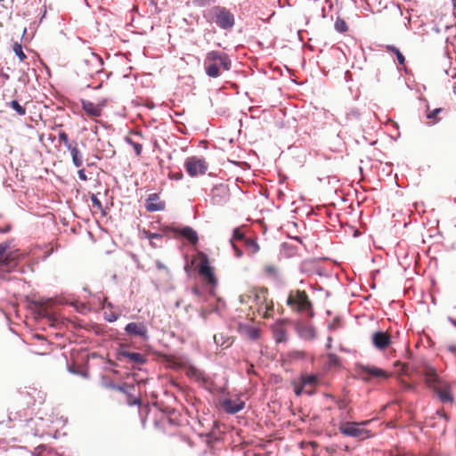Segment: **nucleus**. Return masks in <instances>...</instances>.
Here are the masks:
<instances>
[{"mask_svg": "<svg viewBox=\"0 0 456 456\" xmlns=\"http://www.w3.org/2000/svg\"><path fill=\"white\" fill-rule=\"evenodd\" d=\"M12 50L14 53L19 57L20 61H24L26 60L27 56L22 50L21 44L15 42L12 45Z\"/></svg>", "mask_w": 456, "mask_h": 456, "instance_id": "obj_33", "label": "nucleus"}, {"mask_svg": "<svg viewBox=\"0 0 456 456\" xmlns=\"http://www.w3.org/2000/svg\"><path fill=\"white\" fill-rule=\"evenodd\" d=\"M448 349L451 352H456V346H455L450 345V346H448Z\"/></svg>", "mask_w": 456, "mask_h": 456, "instance_id": "obj_52", "label": "nucleus"}, {"mask_svg": "<svg viewBox=\"0 0 456 456\" xmlns=\"http://www.w3.org/2000/svg\"><path fill=\"white\" fill-rule=\"evenodd\" d=\"M127 403L131 406L133 405H140L141 400L139 398H134V399H127Z\"/></svg>", "mask_w": 456, "mask_h": 456, "instance_id": "obj_47", "label": "nucleus"}, {"mask_svg": "<svg viewBox=\"0 0 456 456\" xmlns=\"http://www.w3.org/2000/svg\"><path fill=\"white\" fill-rule=\"evenodd\" d=\"M19 116H24L26 114V108L20 104L16 100H12L7 103Z\"/></svg>", "mask_w": 456, "mask_h": 456, "instance_id": "obj_29", "label": "nucleus"}, {"mask_svg": "<svg viewBox=\"0 0 456 456\" xmlns=\"http://www.w3.org/2000/svg\"><path fill=\"white\" fill-rule=\"evenodd\" d=\"M254 305L250 308H256V312L264 318H269L273 312V302L268 297V289L265 287L250 289Z\"/></svg>", "mask_w": 456, "mask_h": 456, "instance_id": "obj_6", "label": "nucleus"}, {"mask_svg": "<svg viewBox=\"0 0 456 456\" xmlns=\"http://www.w3.org/2000/svg\"><path fill=\"white\" fill-rule=\"evenodd\" d=\"M10 245L7 242L0 243V266H6L10 260V255L6 254Z\"/></svg>", "mask_w": 456, "mask_h": 456, "instance_id": "obj_25", "label": "nucleus"}, {"mask_svg": "<svg viewBox=\"0 0 456 456\" xmlns=\"http://www.w3.org/2000/svg\"><path fill=\"white\" fill-rule=\"evenodd\" d=\"M167 367L171 369H183V370H195L191 362L182 356H170L167 359Z\"/></svg>", "mask_w": 456, "mask_h": 456, "instance_id": "obj_17", "label": "nucleus"}, {"mask_svg": "<svg viewBox=\"0 0 456 456\" xmlns=\"http://www.w3.org/2000/svg\"><path fill=\"white\" fill-rule=\"evenodd\" d=\"M164 232H171L174 234V237L176 238L177 236L181 235L183 238H185L192 245H195L198 243L199 237L196 232L191 227L185 226L182 229L171 227V226H166L163 228Z\"/></svg>", "mask_w": 456, "mask_h": 456, "instance_id": "obj_10", "label": "nucleus"}, {"mask_svg": "<svg viewBox=\"0 0 456 456\" xmlns=\"http://www.w3.org/2000/svg\"><path fill=\"white\" fill-rule=\"evenodd\" d=\"M125 330L128 335L140 337L143 340H148V329L142 322H130L125 327Z\"/></svg>", "mask_w": 456, "mask_h": 456, "instance_id": "obj_13", "label": "nucleus"}, {"mask_svg": "<svg viewBox=\"0 0 456 456\" xmlns=\"http://www.w3.org/2000/svg\"><path fill=\"white\" fill-rule=\"evenodd\" d=\"M334 26L336 30L339 33H345L348 30L346 22L341 18L336 20Z\"/></svg>", "mask_w": 456, "mask_h": 456, "instance_id": "obj_35", "label": "nucleus"}, {"mask_svg": "<svg viewBox=\"0 0 456 456\" xmlns=\"http://www.w3.org/2000/svg\"><path fill=\"white\" fill-rule=\"evenodd\" d=\"M91 201H92L93 208L102 211L103 208H102V202L100 201V200L97 198V196L95 194H92Z\"/></svg>", "mask_w": 456, "mask_h": 456, "instance_id": "obj_37", "label": "nucleus"}, {"mask_svg": "<svg viewBox=\"0 0 456 456\" xmlns=\"http://www.w3.org/2000/svg\"><path fill=\"white\" fill-rule=\"evenodd\" d=\"M325 365L328 369H338L343 367L339 357L333 354H329L326 356Z\"/></svg>", "mask_w": 456, "mask_h": 456, "instance_id": "obj_23", "label": "nucleus"}, {"mask_svg": "<svg viewBox=\"0 0 456 456\" xmlns=\"http://www.w3.org/2000/svg\"><path fill=\"white\" fill-rule=\"evenodd\" d=\"M45 400V396L44 395H39V399H38V403H42Z\"/></svg>", "mask_w": 456, "mask_h": 456, "instance_id": "obj_56", "label": "nucleus"}, {"mask_svg": "<svg viewBox=\"0 0 456 456\" xmlns=\"http://www.w3.org/2000/svg\"><path fill=\"white\" fill-rule=\"evenodd\" d=\"M228 195V189L226 186L220 184L216 185L212 190V200L215 203H220L221 200H217V197L221 196H227Z\"/></svg>", "mask_w": 456, "mask_h": 456, "instance_id": "obj_26", "label": "nucleus"}, {"mask_svg": "<svg viewBox=\"0 0 456 456\" xmlns=\"http://www.w3.org/2000/svg\"><path fill=\"white\" fill-rule=\"evenodd\" d=\"M203 17L209 23H216L220 28L230 29L234 26L233 14L225 7L215 5L203 12Z\"/></svg>", "mask_w": 456, "mask_h": 456, "instance_id": "obj_4", "label": "nucleus"}, {"mask_svg": "<svg viewBox=\"0 0 456 456\" xmlns=\"http://www.w3.org/2000/svg\"><path fill=\"white\" fill-rule=\"evenodd\" d=\"M184 167L190 176L195 177L205 175L208 166L204 159L192 156L186 159Z\"/></svg>", "mask_w": 456, "mask_h": 456, "instance_id": "obj_8", "label": "nucleus"}, {"mask_svg": "<svg viewBox=\"0 0 456 456\" xmlns=\"http://www.w3.org/2000/svg\"><path fill=\"white\" fill-rule=\"evenodd\" d=\"M220 405L225 412L234 414L244 408L245 403L240 399H224L220 402Z\"/></svg>", "mask_w": 456, "mask_h": 456, "instance_id": "obj_15", "label": "nucleus"}, {"mask_svg": "<svg viewBox=\"0 0 456 456\" xmlns=\"http://www.w3.org/2000/svg\"><path fill=\"white\" fill-rule=\"evenodd\" d=\"M386 49L387 52L395 54L398 64L404 66L405 65V57L402 53V52L395 46L387 45H386Z\"/></svg>", "mask_w": 456, "mask_h": 456, "instance_id": "obj_28", "label": "nucleus"}, {"mask_svg": "<svg viewBox=\"0 0 456 456\" xmlns=\"http://www.w3.org/2000/svg\"><path fill=\"white\" fill-rule=\"evenodd\" d=\"M162 424L165 426L166 424L175 425V423L170 417H165L162 419Z\"/></svg>", "mask_w": 456, "mask_h": 456, "instance_id": "obj_51", "label": "nucleus"}, {"mask_svg": "<svg viewBox=\"0 0 456 456\" xmlns=\"http://www.w3.org/2000/svg\"><path fill=\"white\" fill-rule=\"evenodd\" d=\"M320 377L313 372H300L290 380V386L297 396L302 395H313L321 384Z\"/></svg>", "mask_w": 456, "mask_h": 456, "instance_id": "obj_2", "label": "nucleus"}, {"mask_svg": "<svg viewBox=\"0 0 456 456\" xmlns=\"http://www.w3.org/2000/svg\"><path fill=\"white\" fill-rule=\"evenodd\" d=\"M214 340L216 345H221L225 347H229L232 344V341L230 339V338H227L226 339H224V337L223 334H216L214 336Z\"/></svg>", "mask_w": 456, "mask_h": 456, "instance_id": "obj_31", "label": "nucleus"}, {"mask_svg": "<svg viewBox=\"0 0 456 456\" xmlns=\"http://www.w3.org/2000/svg\"><path fill=\"white\" fill-rule=\"evenodd\" d=\"M231 68L232 61L227 53L212 50L206 54L204 69L209 77L216 78L220 77L224 71L230 70Z\"/></svg>", "mask_w": 456, "mask_h": 456, "instance_id": "obj_1", "label": "nucleus"}, {"mask_svg": "<svg viewBox=\"0 0 456 456\" xmlns=\"http://www.w3.org/2000/svg\"><path fill=\"white\" fill-rule=\"evenodd\" d=\"M390 377V372H356L354 376V379H358L366 383H379L383 379Z\"/></svg>", "mask_w": 456, "mask_h": 456, "instance_id": "obj_14", "label": "nucleus"}, {"mask_svg": "<svg viewBox=\"0 0 456 456\" xmlns=\"http://www.w3.org/2000/svg\"><path fill=\"white\" fill-rule=\"evenodd\" d=\"M120 355L126 358L129 362L144 363L146 362L145 356L140 353L121 351Z\"/></svg>", "mask_w": 456, "mask_h": 456, "instance_id": "obj_21", "label": "nucleus"}, {"mask_svg": "<svg viewBox=\"0 0 456 456\" xmlns=\"http://www.w3.org/2000/svg\"><path fill=\"white\" fill-rule=\"evenodd\" d=\"M245 236L244 234L238 229L236 228L234 231H233V236H232V239L231 240H244L245 241Z\"/></svg>", "mask_w": 456, "mask_h": 456, "instance_id": "obj_40", "label": "nucleus"}, {"mask_svg": "<svg viewBox=\"0 0 456 456\" xmlns=\"http://www.w3.org/2000/svg\"><path fill=\"white\" fill-rule=\"evenodd\" d=\"M249 337L252 339H257L259 338V331L256 329H251L249 330Z\"/></svg>", "mask_w": 456, "mask_h": 456, "instance_id": "obj_45", "label": "nucleus"}, {"mask_svg": "<svg viewBox=\"0 0 456 456\" xmlns=\"http://www.w3.org/2000/svg\"><path fill=\"white\" fill-rule=\"evenodd\" d=\"M201 255V260L199 265V273L203 279L207 281V283L215 285L216 283V279L215 277L213 268L209 265L208 258L206 255Z\"/></svg>", "mask_w": 456, "mask_h": 456, "instance_id": "obj_11", "label": "nucleus"}, {"mask_svg": "<svg viewBox=\"0 0 456 456\" xmlns=\"http://www.w3.org/2000/svg\"><path fill=\"white\" fill-rule=\"evenodd\" d=\"M81 105L83 110L88 117L94 118L102 116L103 107L102 104H96L90 101L82 100Z\"/></svg>", "mask_w": 456, "mask_h": 456, "instance_id": "obj_18", "label": "nucleus"}, {"mask_svg": "<svg viewBox=\"0 0 456 456\" xmlns=\"http://www.w3.org/2000/svg\"><path fill=\"white\" fill-rule=\"evenodd\" d=\"M36 306L38 309V314L43 316H47L51 322L54 321L55 319L51 315L48 314L46 312V305L44 302L38 301L35 303Z\"/></svg>", "mask_w": 456, "mask_h": 456, "instance_id": "obj_34", "label": "nucleus"}, {"mask_svg": "<svg viewBox=\"0 0 456 456\" xmlns=\"http://www.w3.org/2000/svg\"><path fill=\"white\" fill-rule=\"evenodd\" d=\"M192 292H193L195 295H199V294H200L199 289H198L197 287L192 288Z\"/></svg>", "mask_w": 456, "mask_h": 456, "instance_id": "obj_55", "label": "nucleus"}, {"mask_svg": "<svg viewBox=\"0 0 456 456\" xmlns=\"http://www.w3.org/2000/svg\"><path fill=\"white\" fill-rule=\"evenodd\" d=\"M263 274L274 281L281 282L282 281V276L281 273V270L278 265L274 264H266L263 266Z\"/></svg>", "mask_w": 456, "mask_h": 456, "instance_id": "obj_19", "label": "nucleus"}, {"mask_svg": "<svg viewBox=\"0 0 456 456\" xmlns=\"http://www.w3.org/2000/svg\"><path fill=\"white\" fill-rule=\"evenodd\" d=\"M65 147L69 151L70 153H72L73 151H75L76 149L78 148L77 143L75 142H70L69 144L66 145Z\"/></svg>", "mask_w": 456, "mask_h": 456, "instance_id": "obj_48", "label": "nucleus"}, {"mask_svg": "<svg viewBox=\"0 0 456 456\" xmlns=\"http://www.w3.org/2000/svg\"><path fill=\"white\" fill-rule=\"evenodd\" d=\"M331 342H332V338L330 337V338H328V343H327V347H328V348H330V347H331Z\"/></svg>", "mask_w": 456, "mask_h": 456, "instance_id": "obj_53", "label": "nucleus"}, {"mask_svg": "<svg viewBox=\"0 0 456 456\" xmlns=\"http://www.w3.org/2000/svg\"><path fill=\"white\" fill-rule=\"evenodd\" d=\"M166 208V203L159 200L157 193H151L148 196L145 202V208L148 212L162 211Z\"/></svg>", "mask_w": 456, "mask_h": 456, "instance_id": "obj_16", "label": "nucleus"}, {"mask_svg": "<svg viewBox=\"0 0 456 456\" xmlns=\"http://www.w3.org/2000/svg\"><path fill=\"white\" fill-rule=\"evenodd\" d=\"M215 2L216 0H193L194 5L198 7H204Z\"/></svg>", "mask_w": 456, "mask_h": 456, "instance_id": "obj_39", "label": "nucleus"}, {"mask_svg": "<svg viewBox=\"0 0 456 456\" xmlns=\"http://www.w3.org/2000/svg\"><path fill=\"white\" fill-rule=\"evenodd\" d=\"M80 373L83 374L85 377L87 376V372H86V371H83V372H80Z\"/></svg>", "mask_w": 456, "mask_h": 456, "instance_id": "obj_58", "label": "nucleus"}, {"mask_svg": "<svg viewBox=\"0 0 456 456\" xmlns=\"http://www.w3.org/2000/svg\"><path fill=\"white\" fill-rule=\"evenodd\" d=\"M132 386V383H125L124 386H113V387L120 390V391H123V392H126V387H131Z\"/></svg>", "mask_w": 456, "mask_h": 456, "instance_id": "obj_50", "label": "nucleus"}, {"mask_svg": "<svg viewBox=\"0 0 456 456\" xmlns=\"http://www.w3.org/2000/svg\"><path fill=\"white\" fill-rule=\"evenodd\" d=\"M187 375L190 379L195 380L196 382H201L203 386L211 390L216 389L212 382H208V379L205 377L204 372H187Z\"/></svg>", "mask_w": 456, "mask_h": 456, "instance_id": "obj_22", "label": "nucleus"}, {"mask_svg": "<svg viewBox=\"0 0 456 456\" xmlns=\"http://www.w3.org/2000/svg\"><path fill=\"white\" fill-rule=\"evenodd\" d=\"M201 315L205 318V313L204 312L201 313Z\"/></svg>", "mask_w": 456, "mask_h": 456, "instance_id": "obj_60", "label": "nucleus"}, {"mask_svg": "<svg viewBox=\"0 0 456 456\" xmlns=\"http://www.w3.org/2000/svg\"><path fill=\"white\" fill-rule=\"evenodd\" d=\"M273 338L276 342L281 343L287 340V330L282 322H277L273 326Z\"/></svg>", "mask_w": 456, "mask_h": 456, "instance_id": "obj_20", "label": "nucleus"}, {"mask_svg": "<svg viewBox=\"0 0 456 456\" xmlns=\"http://www.w3.org/2000/svg\"><path fill=\"white\" fill-rule=\"evenodd\" d=\"M37 394L38 395H40V391H37V389L33 388L32 389V393H28L29 395H33V394Z\"/></svg>", "mask_w": 456, "mask_h": 456, "instance_id": "obj_54", "label": "nucleus"}, {"mask_svg": "<svg viewBox=\"0 0 456 456\" xmlns=\"http://www.w3.org/2000/svg\"><path fill=\"white\" fill-rule=\"evenodd\" d=\"M231 243L232 245V248L235 251V255L237 257H240L242 256V251L238 248V246L233 242V240H231Z\"/></svg>", "mask_w": 456, "mask_h": 456, "instance_id": "obj_46", "label": "nucleus"}, {"mask_svg": "<svg viewBox=\"0 0 456 456\" xmlns=\"http://www.w3.org/2000/svg\"><path fill=\"white\" fill-rule=\"evenodd\" d=\"M304 358V353L299 351H293L286 355L285 362L291 363L292 362Z\"/></svg>", "mask_w": 456, "mask_h": 456, "instance_id": "obj_32", "label": "nucleus"}, {"mask_svg": "<svg viewBox=\"0 0 456 456\" xmlns=\"http://www.w3.org/2000/svg\"><path fill=\"white\" fill-rule=\"evenodd\" d=\"M455 77H456V73H455Z\"/></svg>", "mask_w": 456, "mask_h": 456, "instance_id": "obj_62", "label": "nucleus"}, {"mask_svg": "<svg viewBox=\"0 0 456 456\" xmlns=\"http://www.w3.org/2000/svg\"><path fill=\"white\" fill-rule=\"evenodd\" d=\"M105 314V319L110 322H115L118 317V314H115V313H110L108 314L107 312L104 313Z\"/></svg>", "mask_w": 456, "mask_h": 456, "instance_id": "obj_42", "label": "nucleus"}, {"mask_svg": "<svg viewBox=\"0 0 456 456\" xmlns=\"http://www.w3.org/2000/svg\"><path fill=\"white\" fill-rule=\"evenodd\" d=\"M371 343L376 349L384 351L387 349L392 343L391 336L385 331H375L371 335Z\"/></svg>", "mask_w": 456, "mask_h": 456, "instance_id": "obj_12", "label": "nucleus"}, {"mask_svg": "<svg viewBox=\"0 0 456 456\" xmlns=\"http://www.w3.org/2000/svg\"><path fill=\"white\" fill-rule=\"evenodd\" d=\"M286 304L296 313H306L311 316L314 315L313 304L309 299L308 294L305 290H290Z\"/></svg>", "mask_w": 456, "mask_h": 456, "instance_id": "obj_7", "label": "nucleus"}, {"mask_svg": "<svg viewBox=\"0 0 456 456\" xmlns=\"http://www.w3.org/2000/svg\"><path fill=\"white\" fill-rule=\"evenodd\" d=\"M363 370H371L370 369H364ZM374 370L380 371L381 370L380 369H375Z\"/></svg>", "mask_w": 456, "mask_h": 456, "instance_id": "obj_57", "label": "nucleus"}, {"mask_svg": "<svg viewBox=\"0 0 456 456\" xmlns=\"http://www.w3.org/2000/svg\"><path fill=\"white\" fill-rule=\"evenodd\" d=\"M132 379H133V381H134V380H135V379H134V375L132 376Z\"/></svg>", "mask_w": 456, "mask_h": 456, "instance_id": "obj_61", "label": "nucleus"}, {"mask_svg": "<svg viewBox=\"0 0 456 456\" xmlns=\"http://www.w3.org/2000/svg\"><path fill=\"white\" fill-rule=\"evenodd\" d=\"M77 175H78V178L80 180H82V181H86L87 180V176H86L84 169L78 170Z\"/></svg>", "mask_w": 456, "mask_h": 456, "instance_id": "obj_49", "label": "nucleus"}, {"mask_svg": "<svg viewBox=\"0 0 456 456\" xmlns=\"http://www.w3.org/2000/svg\"><path fill=\"white\" fill-rule=\"evenodd\" d=\"M244 245H245L246 250L248 251V253L249 255H254V254L257 253L260 249L259 245L257 244L256 240L253 238L245 239Z\"/></svg>", "mask_w": 456, "mask_h": 456, "instance_id": "obj_27", "label": "nucleus"}, {"mask_svg": "<svg viewBox=\"0 0 456 456\" xmlns=\"http://www.w3.org/2000/svg\"><path fill=\"white\" fill-rule=\"evenodd\" d=\"M252 297V295L250 294V290L247 294H243L240 297V301L241 303H249V299Z\"/></svg>", "mask_w": 456, "mask_h": 456, "instance_id": "obj_44", "label": "nucleus"}, {"mask_svg": "<svg viewBox=\"0 0 456 456\" xmlns=\"http://www.w3.org/2000/svg\"><path fill=\"white\" fill-rule=\"evenodd\" d=\"M331 422L334 426L338 425L340 432L348 436L365 438L368 437V431L360 427L355 422H339L337 423L335 419L332 418Z\"/></svg>", "mask_w": 456, "mask_h": 456, "instance_id": "obj_9", "label": "nucleus"}, {"mask_svg": "<svg viewBox=\"0 0 456 456\" xmlns=\"http://www.w3.org/2000/svg\"><path fill=\"white\" fill-rule=\"evenodd\" d=\"M424 381L430 387L443 403L453 402V396L451 393L450 385L441 379L437 372H424Z\"/></svg>", "mask_w": 456, "mask_h": 456, "instance_id": "obj_5", "label": "nucleus"}, {"mask_svg": "<svg viewBox=\"0 0 456 456\" xmlns=\"http://www.w3.org/2000/svg\"><path fill=\"white\" fill-rule=\"evenodd\" d=\"M407 373H408V372H406V371L400 372V374H401V375H402V374H407Z\"/></svg>", "mask_w": 456, "mask_h": 456, "instance_id": "obj_59", "label": "nucleus"}, {"mask_svg": "<svg viewBox=\"0 0 456 456\" xmlns=\"http://www.w3.org/2000/svg\"><path fill=\"white\" fill-rule=\"evenodd\" d=\"M70 155L74 166L77 167H80L83 165V157L79 149L77 148L75 151H73V152L70 153Z\"/></svg>", "mask_w": 456, "mask_h": 456, "instance_id": "obj_30", "label": "nucleus"}, {"mask_svg": "<svg viewBox=\"0 0 456 456\" xmlns=\"http://www.w3.org/2000/svg\"><path fill=\"white\" fill-rule=\"evenodd\" d=\"M442 111V109L441 108H437V109H435L434 110L432 111H429L428 114H427V118L428 119H433L436 117L437 114H439L440 112Z\"/></svg>", "mask_w": 456, "mask_h": 456, "instance_id": "obj_43", "label": "nucleus"}, {"mask_svg": "<svg viewBox=\"0 0 456 456\" xmlns=\"http://www.w3.org/2000/svg\"><path fill=\"white\" fill-rule=\"evenodd\" d=\"M144 234H145V237L147 239H149L150 240H152L153 239H161L162 238V234H160V233H154V232L145 231Z\"/></svg>", "mask_w": 456, "mask_h": 456, "instance_id": "obj_41", "label": "nucleus"}, {"mask_svg": "<svg viewBox=\"0 0 456 456\" xmlns=\"http://www.w3.org/2000/svg\"><path fill=\"white\" fill-rule=\"evenodd\" d=\"M58 139L60 142H62L64 146L69 144L71 142H69L68 134L64 131H60L58 134Z\"/></svg>", "mask_w": 456, "mask_h": 456, "instance_id": "obj_38", "label": "nucleus"}, {"mask_svg": "<svg viewBox=\"0 0 456 456\" xmlns=\"http://www.w3.org/2000/svg\"><path fill=\"white\" fill-rule=\"evenodd\" d=\"M128 143H130L137 156H140L142 151V146L139 142H133L130 138H127Z\"/></svg>", "mask_w": 456, "mask_h": 456, "instance_id": "obj_36", "label": "nucleus"}, {"mask_svg": "<svg viewBox=\"0 0 456 456\" xmlns=\"http://www.w3.org/2000/svg\"><path fill=\"white\" fill-rule=\"evenodd\" d=\"M337 405L338 411H340L339 417L341 418V421L347 419L350 413L347 402L345 399H340L337 401Z\"/></svg>", "mask_w": 456, "mask_h": 456, "instance_id": "obj_24", "label": "nucleus"}, {"mask_svg": "<svg viewBox=\"0 0 456 456\" xmlns=\"http://www.w3.org/2000/svg\"><path fill=\"white\" fill-rule=\"evenodd\" d=\"M102 70L103 61L98 54L91 50H85L80 53L77 63V71L80 75L92 77Z\"/></svg>", "mask_w": 456, "mask_h": 456, "instance_id": "obj_3", "label": "nucleus"}]
</instances>
